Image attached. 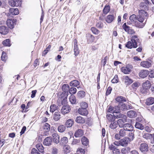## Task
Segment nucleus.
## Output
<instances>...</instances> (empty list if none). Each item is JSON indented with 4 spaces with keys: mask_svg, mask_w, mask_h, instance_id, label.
<instances>
[{
    "mask_svg": "<svg viewBox=\"0 0 154 154\" xmlns=\"http://www.w3.org/2000/svg\"><path fill=\"white\" fill-rule=\"evenodd\" d=\"M124 80L125 85H129L133 82V80L131 79L128 76H125L123 77Z\"/></svg>",
    "mask_w": 154,
    "mask_h": 154,
    "instance_id": "16",
    "label": "nucleus"
},
{
    "mask_svg": "<svg viewBox=\"0 0 154 154\" xmlns=\"http://www.w3.org/2000/svg\"><path fill=\"white\" fill-rule=\"evenodd\" d=\"M60 112H55L53 116V119L55 121H57L60 119Z\"/></svg>",
    "mask_w": 154,
    "mask_h": 154,
    "instance_id": "38",
    "label": "nucleus"
},
{
    "mask_svg": "<svg viewBox=\"0 0 154 154\" xmlns=\"http://www.w3.org/2000/svg\"><path fill=\"white\" fill-rule=\"evenodd\" d=\"M122 28L125 31L127 32L129 34H132L135 33L134 31L129 26H127L126 23H125L122 26Z\"/></svg>",
    "mask_w": 154,
    "mask_h": 154,
    "instance_id": "8",
    "label": "nucleus"
},
{
    "mask_svg": "<svg viewBox=\"0 0 154 154\" xmlns=\"http://www.w3.org/2000/svg\"><path fill=\"white\" fill-rule=\"evenodd\" d=\"M120 109L118 106H115L113 108V113H118L119 112Z\"/></svg>",
    "mask_w": 154,
    "mask_h": 154,
    "instance_id": "62",
    "label": "nucleus"
},
{
    "mask_svg": "<svg viewBox=\"0 0 154 154\" xmlns=\"http://www.w3.org/2000/svg\"><path fill=\"white\" fill-rule=\"evenodd\" d=\"M86 37L88 43H91L94 41V37L92 35L90 34H87Z\"/></svg>",
    "mask_w": 154,
    "mask_h": 154,
    "instance_id": "28",
    "label": "nucleus"
},
{
    "mask_svg": "<svg viewBox=\"0 0 154 154\" xmlns=\"http://www.w3.org/2000/svg\"><path fill=\"white\" fill-rule=\"evenodd\" d=\"M91 30L93 33L96 35L98 34L100 32V31L94 27H92Z\"/></svg>",
    "mask_w": 154,
    "mask_h": 154,
    "instance_id": "56",
    "label": "nucleus"
},
{
    "mask_svg": "<svg viewBox=\"0 0 154 154\" xmlns=\"http://www.w3.org/2000/svg\"><path fill=\"white\" fill-rule=\"evenodd\" d=\"M52 136L53 137L54 142L56 144L58 143L60 140V137L59 135L57 133H54L52 134Z\"/></svg>",
    "mask_w": 154,
    "mask_h": 154,
    "instance_id": "24",
    "label": "nucleus"
},
{
    "mask_svg": "<svg viewBox=\"0 0 154 154\" xmlns=\"http://www.w3.org/2000/svg\"><path fill=\"white\" fill-rule=\"evenodd\" d=\"M58 150L55 147H53L52 149V154H57Z\"/></svg>",
    "mask_w": 154,
    "mask_h": 154,
    "instance_id": "64",
    "label": "nucleus"
},
{
    "mask_svg": "<svg viewBox=\"0 0 154 154\" xmlns=\"http://www.w3.org/2000/svg\"><path fill=\"white\" fill-rule=\"evenodd\" d=\"M129 141L132 140L134 138V134L133 132H131L129 133Z\"/></svg>",
    "mask_w": 154,
    "mask_h": 154,
    "instance_id": "60",
    "label": "nucleus"
},
{
    "mask_svg": "<svg viewBox=\"0 0 154 154\" xmlns=\"http://www.w3.org/2000/svg\"><path fill=\"white\" fill-rule=\"evenodd\" d=\"M107 56L105 57L101 61V64L103 65V66L105 65L106 62H107Z\"/></svg>",
    "mask_w": 154,
    "mask_h": 154,
    "instance_id": "61",
    "label": "nucleus"
},
{
    "mask_svg": "<svg viewBox=\"0 0 154 154\" xmlns=\"http://www.w3.org/2000/svg\"><path fill=\"white\" fill-rule=\"evenodd\" d=\"M149 74V72L147 70H141L139 73V75L140 77L144 78L147 76Z\"/></svg>",
    "mask_w": 154,
    "mask_h": 154,
    "instance_id": "19",
    "label": "nucleus"
},
{
    "mask_svg": "<svg viewBox=\"0 0 154 154\" xmlns=\"http://www.w3.org/2000/svg\"><path fill=\"white\" fill-rule=\"evenodd\" d=\"M110 6L108 5H106L104 7L103 10V14H107L110 11Z\"/></svg>",
    "mask_w": 154,
    "mask_h": 154,
    "instance_id": "35",
    "label": "nucleus"
},
{
    "mask_svg": "<svg viewBox=\"0 0 154 154\" xmlns=\"http://www.w3.org/2000/svg\"><path fill=\"white\" fill-rule=\"evenodd\" d=\"M79 84L80 82L79 81L76 80H74L70 82L69 85L70 86L76 87H77V88H78L77 86L79 85Z\"/></svg>",
    "mask_w": 154,
    "mask_h": 154,
    "instance_id": "33",
    "label": "nucleus"
},
{
    "mask_svg": "<svg viewBox=\"0 0 154 154\" xmlns=\"http://www.w3.org/2000/svg\"><path fill=\"white\" fill-rule=\"evenodd\" d=\"M9 10L10 14L12 15H17L19 13V11L17 8H10Z\"/></svg>",
    "mask_w": 154,
    "mask_h": 154,
    "instance_id": "26",
    "label": "nucleus"
},
{
    "mask_svg": "<svg viewBox=\"0 0 154 154\" xmlns=\"http://www.w3.org/2000/svg\"><path fill=\"white\" fill-rule=\"evenodd\" d=\"M96 26L99 28H102L103 27V23L101 22H99L97 23Z\"/></svg>",
    "mask_w": 154,
    "mask_h": 154,
    "instance_id": "63",
    "label": "nucleus"
},
{
    "mask_svg": "<svg viewBox=\"0 0 154 154\" xmlns=\"http://www.w3.org/2000/svg\"><path fill=\"white\" fill-rule=\"evenodd\" d=\"M7 58V56H6V54L5 52H3L1 56L2 60L4 61H6Z\"/></svg>",
    "mask_w": 154,
    "mask_h": 154,
    "instance_id": "59",
    "label": "nucleus"
},
{
    "mask_svg": "<svg viewBox=\"0 0 154 154\" xmlns=\"http://www.w3.org/2000/svg\"><path fill=\"white\" fill-rule=\"evenodd\" d=\"M131 41L132 42L133 44V48H136L137 47V45L139 43V45L140 46V40L137 38V35L133 36L131 39Z\"/></svg>",
    "mask_w": 154,
    "mask_h": 154,
    "instance_id": "6",
    "label": "nucleus"
},
{
    "mask_svg": "<svg viewBox=\"0 0 154 154\" xmlns=\"http://www.w3.org/2000/svg\"><path fill=\"white\" fill-rule=\"evenodd\" d=\"M149 147L146 143H141L140 146V150L142 152H147L148 150Z\"/></svg>",
    "mask_w": 154,
    "mask_h": 154,
    "instance_id": "12",
    "label": "nucleus"
},
{
    "mask_svg": "<svg viewBox=\"0 0 154 154\" xmlns=\"http://www.w3.org/2000/svg\"><path fill=\"white\" fill-rule=\"evenodd\" d=\"M69 87L68 84H64L62 86V90L65 93H68V90L69 89Z\"/></svg>",
    "mask_w": 154,
    "mask_h": 154,
    "instance_id": "41",
    "label": "nucleus"
},
{
    "mask_svg": "<svg viewBox=\"0 0 154 154\" xmlns=\"http://www.w3.org/2000/svg\"><path fill=\"white\" fill-rule=\"evenodd\" d=\"M118 125L117 122L114 121L113 122H111L109 125V127L112 129H115L116 128Z\"/></svg>",
    "mask_w": 154,
    "mask_h": 154,
    "instance_id": "46",
    "label": "nucleus"
},
{
    "mask_svg": "<svg viewBox=\"0 0 154 154\" xmlns=\"http://www.w3.org/2000/svg\"><path fill=\"white\" fill-rule=\"evenodd\" d=\"M81 141L82 144L85 146H87L88 145V140L85 137L82 138Z\"/></svg>",
    "mask_w": 154,
    "mask_h": 154,
    "instance_id": "40",
    "label": "nucleus"
},
{
    "mask_svg": "<svg viewBox=\"0 0 154 154\" xmlns=\"http://www.w3.org/2000/svg\"><path fill=\"white\" fill-rule=\"evenodd\" d=\"M71 151V149L69 146L66 145L63 147L64 152L65 154H67L69 153Z\"/></svg>",
    "mask_w": 154,
    "mask_h": 154,
    "instance_id": "34",
    "label": "nucleus"
},
{
    "mask_svg": "<svg viewBox=\"0 0 154 154\" xmlns=\"http://www.w3.org/2000/svg\"><path fill=\"white\" fill-rule=\"evenodd\" d=\"M125 46L126 47L129 49H131L133 47V43L131 41H128L125 45Z\"/></svg>",
    "mask_w": 154,
    "mask_h": 154,
    "instance_id": "55",
    "label": "nucleus"
},
{
    "mask_svg": "<svg viewBox=\"0 0 154 154\" xmlns=\"http://www.w3.org/2000/svg\"><path fill=\"white\" fill-rule=\"evenodd\" d=\"M50 125L48 123H45L44 126L43 128L44 131L48 132L50 130Z\"/></svg>",
    "mask_w": 154,
    "mask_h": 154,
    "instance_id": "49",
    "label": "nucleus"
},
{
    "mask_svg": "<svg viewBox=\"0 0 154 154\" xmlns=\"http://www.w3.org/2000/svg\"><path fill=\"white\" fill-rule=\"evenodd\" d=\"M119 82V79L117 75H116L113 79L112 80L111 82L112 83H116Z\"/></svg>",
    "mask_w": 154,
    "mask_h": 154,
    "instance_id": "57",
    "label": "nucleus"
},
{
    "mask_svg": "<svg viewBox=\"0 0 154 154\" xmlns=\"http://www.w3.org/2000/svg\"><path fill=\"white\" fill-rule=\"evenodd\" d=\"M132 66L131 65H127L126 67H123L121 69V71L125 74H129L131 71Z\"/></svg>",
    "mask_w": 154,
    "mask_h": 154,
    "instance_id": "5",
    "label": "nucleus"
},
{
    "mask_svg": "<svg viewBox=\"0 0 154 154\" xmlns=\"http://www.w3.org/2000/svg\"><path fill=\"white\" fill-rule=\"evenodd\" d=\"M154 103V98L149 97L147 98L146 101V103L147 105L152 104Z\"/></svg>",
    "mask_w": 154,
    "mask_h": 154,
    "instance_id": "29",
    "label": "nucleus"
},
{
    "mask_svg": "<svg viewBox=\"0 0 154 154\" xmlns=\"http://www.w3.org/2000/svg\"><path fill=\"white\" fill-rule=\"evenodd\" d=\"M36 148L38 149L39 152L43 153L44 152V148L42 144H37L36 146Z\"/></svg>",
    "mask_w": 154,
    "mask_h": 154,
    "instance_id": "32",
    "label": "nucleus"
},
{
    "mask_svg": "<svg viewBox=\"0 0 154 154\" xmlns=\"http://www.w3.org/2000/svg\"><path fill=\"white\" fill-rule=\"evenodd\" d=\"M143 137L146 139H148L152 137V134L148 133H146L143 135Z\"/></svg>",
    "mask_w": 154,
    "mask_h": 154,
    "instance_id": "54",
    "label": "nucleus"
},
{
    "mask_svg": "<svg viewBox=\"0 0 154 154\" xmlns=\"http://www.w3.org/2000/svg\"><path fill=\"white\" fill-rule=\"evenodd\" d=\"M81 107L82 109H86L88 106V104L84 102H82L80 104Z\"/></svg>",
    "mask_w": 154,
    "mask_h": 154,
    "instance_id": "58",
    "label": "nucleus"
},
{
    "mask_svg": "<svg viewBox=\"0 0 154 154\" xmlns=\"http://www.w3.org/2000/svg\"><path fill=\"white\" fill-rule=\"evenodd\" d=\"M137 15L136 16L135 14H133L130 17L129 19L131 21L135 22L137 20Z\"/></svg>",
    "mask_w": 154,
    "mask_h": 154,
    "instance_id": "52",
    "label": "nucleus"
},
{
    "mask_svg": "<svg viewBox=\"0 0 154 154\" xmlns=\"http://www.w3.org/2000/svg\"><path fill=\"white\" fill-rule=\"evenodd\" d=\"M9 5L12 7L20 6L21 4L20 0H9Z\"/></svg>",
    "mask_w": 154,
    "mask_h": 154,
    "instance_id": "7",
    "label": "nucleus"
},
{
    "mask_svg": "<svg viewBox=\"0 0 154 154\" xmlns=\"http://www.w3.org/2000/svg\"><path fill=\"white\" fill-rule=\"evenodd\" d=\"M73 124V121L72 119H69L66 122L65 125L66 126L67 128L71 127Z\"/></svg>",
    "mask_w": 154,
    "mask_h": 154,
    "instance_id": "30",
    "label": "nucleus"
},
{
    "mask_svg": "<svg viewBox=\"0 0 154 154\" xmlns=\"http://www.w3.org/2000/svg\"><path fill=\"white\" fill-rule=\"evenodd\" d=\"M52 141V140L51 137H48L45 138L43 143L44 145L49 146L51 145Z\"/></svg>",
    "mask_w": 154,
    "mask_h": 154,
    "instance_id": "13",
    "label": "nucleus"
},
{
    "mask_svg": "<svg viewBox=\"0 0 154 154\" xmlns=\"http://www.w3.org/2000/svg\"><path fill=\"white\" fill-rule=\"evenodd\" d=\"M76 122L79 123H84L85 122L84 119L80 116L77 117L75 120Z\"/></svg>",
    "mask_w": 154,
    "mask_h": 154,
    "instance_id": "39",
    "label": "nucleus"
},
{
    "mask_svg": "<svg viewBox=\"0 0 154 154\" xmlns=\"http://www.w3.org/2000/svg\"><path fill=\"white\" fill-rule=\"evenodd\" d=\"M126 122V116H124L123 119H118L117 121V122L119 127L120 128H123Z\"/></svg>",
    "mask_w": 154,
    "mask_h": 154,
    "instance_id": "9",
    "label": "nucleus"
},
{
    "mask_svg": "<svg viewBox=\"0 0 154 154\" xmlns=\"http://www.w3.org/2000/svg\"><path fill=\"white\" fill-rule=\"evenodd\" d=\"M66 129V126L64 125H60L58 127L57 130L59 132L62 133L65 131Z\"/></svg>",
    "mask_w": 154,
    "mask_h": 154,
    "instance_id": "43",
    "label": "nucleus"
},
{
    "mask_svg": "<svg viewBox=\"0 0 154 154\" xmlns=\"http://www.w3.org/2000/svg\"><path fill=\"white\" fill-rule=\"evenodd\" d=\"M76 89L74 87H72L69 88V92L71 94H74L76 92Z\"/></svg>",
    "mask_w": 154,
    "mask_h": 154,
    "instance_id": "53",
    "label": "nucleus"
},
{
    "mask_svg": "<svg viewBox=\"0 0 154 154\" xmlns=\"http://www.w3.org/2000/svg\"><path fill=\"white\" fill-rule=\"evenodd\" d=\"M115 19V17L113 15H109L106 18V20L108 23H111Z\"/></svg>",
    "mask_w": 154,
    "mask_h": 154,
    "instance_id": "25",
    "label": "nucleus"
},
{
    "mask_svg": "<svg viewBox=\"0 0 154 154\" xmlns=\"http://www.w3.org/2000/svg\"><path fill=\"white\" fill-rule=\"evenodd\" d=\"M140 65L141 66L146 68L150 67L151 65V63L148 61H143L141 62Z\"/></svg>",
    "mask_w": 154,
    "mask_h": 154,
    "instance_id": "21",
    "label": "nucleus"
},
{
    "mask_svg": "<svg viewBox=\"0 0 154 154\" xmlns=\"http://www.w3.org/2000/svg\"><path fill=\"white\" fill-rule=\"evenodd\" d=\"M71 110L70 107L68 105H64L62 107L61 109V113L64 115L66 114L69 113Z\"/></svg>",
    "mask_w": 154,
    "mask_h": 154,
    "instance_id": "10",
    "label": "nucleus"
},
{
    "mask_svg": "<svg viewBox=\"0 0 154 154\" xmlns=\"http://www.w3.org/2000/svg\"><path fill=\"white\" fill-rule=\"evenodd\" d=\"M60 142L62 144L65 145L68 142V138L66 137H63L61 138Z\"/></svg>",
    "mask_w": 154,
    "mask_h": 154,
    "instance_id": "47",
    "label": "nucleus"
},
{
    "mask_svg": "<svg viewBox=\"0 0 154 154\" xmlns=\"http://www.w3.org/2000/svg\"><path fill=\"white\" fill-rule=\"evenodd\" d=\"M83 134V131L82 129H79L75 132L74 135L76 137H78L82 136Z\"/></svg>",
    "mask_w": 154,
    "mask_h": 154,
    "instance_id": "27",
    "label": "nucleus"
},
{
    "mask_svg": "<svg viewBox=\"0 0 154 154\" xmlns=\"http://www.w3.org/2000/svg\"><path fill=\"white\" fill-rule=\"evenodd\" d=\"M8 32V29L7 27L5 26H2L0 27V33L1 34H7Z\"/></svg>",
    "mask_w": 154,
    "mask_h": 154,
    "instance_id": "20",
    "label": "nucleus"
},
{
    "mask_svg": "<svg viewBox=\"0 0 154 154\" xmlns=\"http://www.w3.org/2000/svg\"><path fill=\"white\" fill-rule=\"evenodd\" d=\"M78 113L82 115L86 116L88 114V112L86 109L79 108L78 110Z\"/></svg>",
    "mask_w": 154,
    "mask_h": 154,
    "instance_id": "22",
    "label": "nucleus"
},
{
    "mask_svg": "<svg viewBox=\"0 0 154 154\" xmlns=\"http://www.w3.org/2000/svg\"><path fill=\"white\" fill-rule=\"evenodd\" d=\"M148 14L147 12L143 10H139L138 14L137 15V20L141 23H146Z\"/></svg>",
    "mask_w": 154,
    "mask_h": 154,
    "instance_id": "1",
    "label": "nucleus"
},
{
    "mask_svg": "<svg viewBox=\"0 0 154 154\" xmlns=\"http://www.w3.org/2000/svg\"><path fill=\"white\" fill-rule=\"evenodd\" d=\"M109 149L112 150L114 154H119L120 152L119 150L117 148V147L113 145H111L109 146Z\"/></svg>",
    "mask_w": 154,
    "mask_h": 154,
    "instance_id": "17",
    "label": "nucleus"
},
{
    "mask_svg": "<svg viewBox=\"0 0 154 154\" xmlns=\"http://www.w3.org/2000/svg\"><path fill=\"white\" fill-rule=\"evenodd\" d=\"M135 126L136 128H138L141 130H143L144 128L143 125L141 124L138 122H136Z\"/></svg>",
    "mask_w": 154,
    "mask_h": 154,
    "instance_id": "45",
    "label": "nucleus"
},
{
    "mask_svg": "<svg viewBox=\"0 0 154 154\" xmlns=\"http://www.w3.org/2000/svg\"><path fill=\"white\" fill-rule=\"evenodd\" d=\"M129 142V138L128 137H125L120 140V146H126L128 145Z\"/></svg>",
    "mask_w": 154,
    "mask_h": 154,
    "instance_id": "15",
    "label": "nucleus"
},
{
    "mask_svg": "<svg viewBox=\"0 0 154 154\" xmlns=\"http://www.w3.org/2000/svg\"><path fill=\"white\" fill-rule=\"evenodd\" d=\"M119 133L121 137H125L128 134L127 131L124 128L120 129L119 131Z\"/></svg>",
    "mask_w": 154,
    "mask_h": 154,
    "instance_id": "31",
    "label": "nucleus"
},
{
    "mask_svg": "<svg viewBox=\"0 0 154 154\" xmlns=\"http://www.w3.org/2000/svg\"><path fill=\"white\" fill-rule=\"evenodd\" d=\"M120 105H121L120 109L122 110H127L132 108L131 104L129 103L125 104L122 103L121 104H120Z\"/></svg>",
    "mask_w": 154,
    "mask_h": 154,
    "instance_id": "11",
    "label": "nucleus"
},
{
    "mask_svg": "<svg viewBox=\"0 0 154 154\" xmlns=\"http://www.w3.org/2000/svg\"><path fill=\"white\" fill-rule=\"evenodd\" d=\"M69 100L72 104H76V99L75 96L71 95L69 97Z\"/></svg>",
    "mask_w": 154,
    "mask_h": 154,
    "instance_id": "44",
    "label": "nucleus"
},
{
    "mask_svg": "<svg viewBox=\"0 0 154 154\" xmlns=\"http://www.w3.org/2000/svg\"><path fill=\"white\" fill-rule=\"evenodd\" d=\"M58 106L55 104H53L51 105L50 106V112H53L57 109Z\"/></svg>",
    "mask_w": 154,
    "mask_h": 154,
    "instance_id": "50",
    "label": "nucleus"
},
{
    "mask_svg": "<svg viewBox=\"0 0 154 154\" xmlns=\"http://www.w3.org/2000/svg\"><path fill=\"white\" fill-rule=\"evenodd\" d=\"M123 128L127 131H132L133 130V126L131 124L128 123H125Z\"/></svg>",
    "mask_w": 154,
    "mask_h": 154,
    "instance_id": "18",
    "label": "nucleus"
},
{
    "mask_svg": "<svg viewBox=\"0 0 154 154\" xmlns=\"http://www.w3.org/2000/svg\"><path fill=\"white\" fill-rule=\"evenodd\" d=\"M2 44L5 46L9 47L11 45L10 41L9 39H6L4 41L2 42Z\"/></svg>",
    "mask_w": 154,
    "mask_h": 154,
    "instance_id": "48",
    "label": "nucleus"
},
{
    "mask_svg": "<svg viewBox=\"0 0 154 154\" xmlns=\"http://www.w3.org/2000/svg\"><path fill=\"white\" fill-rule=\"evenodd\" d=\"M85 92L83 91H81L78 92L77 94L79 98H82L85 96Z\"/></svg>",
    "mask_w": 154,
    "mask_h": 154,
    "instance_id": "51",
    "label": "nucleus"
},
{
    "mask_svg": "<svg viewBox=\"0 0 154 154\" xmlns=\"http://www.w3.org/2000/svg\"><path fill=\"white\" fill-rule=\"evenodd\" d=\"M127 114L128 116L130 118L135 117L137 115L136 112L133 110L128 111L127 113Z\"/></svg>",
    "mask_w": 154,
    "mask_h": 154,
    "instance_id": "23",
    "label": "nucleus"
},
{
    "mask_svg": "<svg viewBox=\"0 0 154 154\" xmlns=\"http://www.w3.org/2000/svg\"><path fill=\"white\" fill-rule=\"evenodd\" d=\"M73 50L74 55L75 56H77L79 53V50L78 46L77 40L76 39L74 41Z\"/></svg>",
    "mask_w": 154,
    "mask_h": 154,
    "instance_id": "14",
    "label": "nucleus"
},
{
    "mask_svg": "<svg viewBox=\"0 0 154 154\" xmlns=\"http://www.w3.org/2000/svg\"><path fill=\"white\" fill-rule=\"evenodd\" d=\"M106 118L107 122H112L115 121V118L112 115H107Z\"/></svg>",
    "mask_w": 154,
    "mask_h": 154,
    "instance_id": "36",
    "label": "nucleus"
},
{
    "mask_svg": "<svg viewBox=\"0 0 154 154\" xmlns=\"http://www.w3.org/2000/svg\"><path fill=\"white\" fill-rule=\"evenodd\" d=\"M151 86L150 82L149 80H146L143 84L142 88L140 89V92L143 94H146L149 92Z\"/></svg>",
    "mask_w": 154,
    "mask_h": 154,
    "instance_id": "2",
    "label": "nucleus"
},
{
    "mask_svg": "<svg viewBox=\"0 0 154 154\" xmlns=\"http://www.w3.org/2000/svg\"><path fill=\"white\" fill-rule=\"evenodd\" d=\"M17 21V20L15 19H8L7 21L6 24L9 28L12 29L14 27Z\"/></svg>",
    "mask_w": 154,
    "mask_h": 154,
    "instance_id": "4",
    "label": "nucleus"
},
{
    "mask_svg": "<svg viewBox=\"0 0 154 154\" xmlns=\"http://www.w3.org/2000/svg\"><path fill=\"white\" fill-rule=\"evenodd\" d=\"M146 23H139L138 22L136 21L135 22V26L139 28H142L144 26Z\"/></svg>",
    "mask_w": 154,
    "mask_h": 154,
    "instance_id": "42",
    "label": "nucleus"
},
{
    "mask_svg": "<svg viewBox=\"0 0 154 154\" xmlns=\"http://www.w3.org/2000/svg\"><path fill=\"white\" fill-rule=\"evenodd\" d=\"M116 100L119 102H125L126 101V100L125 97L122 96L118 97L116 99Z\"/></svg>",
    "mask_w": 154,
    "mask_h": 154,
    "instance_id": "37",
    "label": "nucleus"
},
{
    "mask_svg": "<svg viewBox=\"0 0 154 154\" xmlns=\"http://www.w3.org/2000/svg\"><path fill=\"white\" fill-rule=\"evenodd\" d=\"M151 3L148 0H143V1L140 3L139 6L143 10H148L149 9V5Z\"/></svg>",
    "mask_w": 154,
    "mask_h": 154,
    "instance_id": "3",
    "label": "nucleus"
}]
</instances>
